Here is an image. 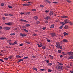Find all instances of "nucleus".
<instances>
[{"mask_svg":"<svg viewBox=\"0 0 73 73\" xmlns=\"http://www.w3.org/2000/svg\"><path fill=\"white\" fill-rule=\"evenodd\" d=\"M48 72H52V70H50V69H48Z\"/></svg>","mask_w":73,"mask_h":73,"instance_id":"e433bc0d","label":"nucleus"},{"mask_svg":"<svg viewBox=\"0 0 73 73\" xmlns=\"http://www.w3.org/2000/svg\"><path fill=\"white\" fill-rule=\"evenodd\" d=\"M5 29L6 30H9L11 29V27H6L5 28Z\"/></svg>","mask_w":73,"mask_h":73,"instance_id":"9b49d317","label":"nucleus"},{"mask_svg":"<svg viewBox=\"0 0 73 73\" xmlns=\"http://www.w3.org/2000/svg\"><path fill=\"white\" fill-rule=\"evenodd\" d=\"M68 26L67 25H66L65 26V27H64V29H68Z\"/></svg>","mask_w":73,"mask_h":73,"instance_id":"bb28decb","label":"nucleus"},{"mask_svg":"<svg viewBox=\"0 0 73 73\" xmlns=\"http://www.w3.org/2000/svg\"><path fill=\"white\" fill-rule=\"evenodd\" d=\"M22 30L24 31L25 32H26L27 33H28V31L27 30L24 29H23Z\"/></svg>","mask_w":73,"mask_h":73,"instance_id":"4be33fe9","label":"nucleus"},{"mask_svg":"<svg viewBox=\"0 0 73 73\" xmlns=\"http://www.w3.org/2000/svg\"><path fill=\"white\" fill-rule=\"evenodd\" d=\"M4 15L5 16H9V14L5 13V14H4Z\"/></svg>","mask_w":73,"mask_h":73,"instance_id":"4c0bfd02","label":"nucleus"},{"mask_svg":"<svg viewBox=\"0 0 73 73\" xmlns=\"http://www.w3.org/2000/svg\"><path fill=\"white\" fill-rule=\"evenodd\" d=\"M50 57V58H51L52 59H53V56H52L50 55H49Z\"/></svg>","mask_w":73,"mask_h":73,"instance_id":"a19ab883","label":"nucleus"},{"mask_svg":"<svg viewBox=\"0 0 73 73\" xmlns=\"http://www.w3.org/2000/svg\"><path fill=\"white\" fill-rule=\"evenodd\" d=\"M33 57V58H36V56H32Z\"/></svg>","mask_w":73,"mask_h":73,"instance_id":"e2e57ef3","label":"nucleus"},{"mask_svg":"<svg viewBox=\"0 0 73 73\" xmlns=\"http://www.w3.org/2000/svg\"><path fill=\"white\" fill-rule=\"evenodd\" d=\"M45 19L46 20H48V19H50V17H49L47 16V17L45 18Z\"/></svg>","mask_w":73,"mask_h":73,"instance_id":"a211bd4d","label":"nucleus"},{"mask_svg":"<svg viewBox=\"0 0 73 73\" xmlns=\"http://www.w3.org/2000/svg\"><path fill=\"white\" fill-rule=\"evenodd\" d=\"M23 44H21L19 45V46H23Z\"/></svg>","mask_w":73,"mask_h":73,"instance_id":"49530a36","label":"nucleus"},{"mask_svg":"<svg viewBox=\"0 0 73 73\" xmlns=\"http://www.w3.org/2000/svg\"><path fill=\"white\" fill-rule=\"evenodd\" d=\"M60 45L62 44V42H60Z\"/></svg>","mask_w":73,"mask_h":73,"instance_id":"338daca9","label":"nucleus"},{"mask_svg":"<svg viewBox=\"0 0 73 73\" xmlns=\"http://www.w3.org/2000/svg\"><path fill=\"white\" fill-rule=\"evenodd\" d=\"M50 35L52 37H54L56 36V34L54 33H51L50 34Z\"/></svg>","mask_w":73,"mask_h":73,"instance_id":"423d86ee","label":"nucleus"},{"mask_svg":"<svg viewBox=\"0 0 73 73\" xmlns=\"http://www.w3.org/2000/svg\"><path fill=\"white\" fill-rule=\"evenodd\" d=\"M40 71H43V70H45V69H40Z\"/></svg>","mask_w":73,"mask_h":73,"instance_id":"0e129e2a","label":"nucleus"},{"mask_svg":"<svg viewBox=\"0 0 73 73\" xmlns=\"http://www.w3.org/2000/svg\"><path fill=\"white\" fill-rule=\"evenodd\" d=\"M53 11H50V13L49 14V15H50V16H52V15H53Z\"/></svg>","mask_w":73,"mask_h":73,"instance_id":"39448f33","label":"nucleus"},{"mask_svg":"<svg viewBox=\"0 0 73 73\" xmlns=\"http://www.w3.org/2000/svg\"><path fill=\"white\" fill-rule=\"evenodd\" d=\"M50 28H54V25H51L50 26Z\"/></svg>","mask_w":73,"mask_h":73,"instance_id":"2f4dec72","label":"nucleus"},{"mask_svg":"<svg viewBox=\"0 0 73 73\" xmlns=\"http://www.w3.org/2000/svg\"><path fill=\"white\" fill-rule=\"evenodd\" d=\"M69 24H70V25H73V23H72L71 22H69Z\"/></svg>","mask_w":73,"mask_h":73,"instance_id":"7c9ffc66","label":"nucleus"},{"mask_svg":"<svg viewBox=\"0 0 73 73\" xmlns=\"http://www.w3.org/2000/svg\"><path fill=\"white\" fill-rule=\"evenodd\" d=\"M8 42L9 43V45H12V43L10 42Z\"/></svg>","mask_w":73,"mask_h":73,"instance_id":"bf43d9fd","label":"nucleus"},{"mask_svg":"<svg viewBox=\"0 0 73 73\" xmlns=\"http://www.w3.org/2000/svg\"><path fill=\"white\" fill-rule=\"evenodd\" d=\"M27 58H28V57H24L23 58V59H27Z\"/></svg>","mask_w":73,"mask_h":73,"instance_id":"864d4df0","label":"nucleus"},{"mask_svg":"<svg viewBox=\"0 0 73 73\" xmlns=\"http://www.w3.org/2000/svg\"><path fill=\"white\" fill-rule=\"evenodd\" d=\"M56 45L57 46H60L61 45V43L59 42H56Z\"/></svg>","mask_w":73,"mask_h":73,"instance_id":"1a4fd4ad","label":"nucleus"},{"mask_svg":"<svg viewBox=\"0 0 73 73\" xmlns=\"http://www.w3.org/2000/svg\"><path fill=\"white\" fill-rule=\"evenodd\" d=\"M72 58H73V56H69L68 58L69 59H72Z\"/></svg>","mask_w":73,"mask_h":73,"instance_id":"b1692460","label":"nucleus"},{"mask_svg":"<svg viewBox=\"0 0 73 73\" xmlns=\"http://www.w3.org/2000/svg\"><path fill=\"white\" fill-rule=\"evenodd\" d=\"M27 36V35H25L23 33H21L20 36L21 37H25V36Z\"/></svg>","mask_w":73,"mask_h":73,"instance_id":"20e7f679","label":"nucleus"},{"mask_svg":"<svg viewBox=\"0 0 73 73\" xmlns=\"http://www.w3.org/2000/svg\"><path fill=\"white\" fill-rule=\"evenodd\" d=\"M34 18L35 20H37V19H38V17L36 16H34Z\"/></svg>","mask_w":73,"mask_h":73,"instance_id":"6ab92c4d","label":"nucleus"},{"mask_svg":"<svg viewBox=\"0 0 73 73\" xmlns=\"http://www.w3.org/2000/svg\"><path fill=\"white\" fill-rule=\"evenodd\" d=\"M16 57L18 58H21V56H20L19 55H17Z\"/></svg>","mask_w":73,"mask_h":73,"instance_id":"412c9836","label":"nucleus"},{"mask_svg":"<svg viewBox=\"0 0 73 73\" xmlns=\"http://www.w3.org/2000/svg\"><path fill=\"white\" fill-rule=\"evenodd\" d=\"M14 43L15 44H17V41H15L14 42Z\"/></svg>","mask_w":73,"mask_h":73,"instance_id":"13d9d810","label":"nucleus"},{"mask_svg":"<svg viewBox=\"0 0 73 73\" xmlns=\"http://www.w3.org/2000/svg\"><path fill=\"white\" fill-rule=\"evenodd\" d=\"M1 40H5V39H6L7 38L5 37H2L1 38Z\"/></svg>","mask_w":73,"mask_h":73,"instance_id":"c9c22d12","label":"nucleus"},{"mask_svg":"<svg viewBox=\"0 0 73 73\" xmlns=\"http://www.w3.org/2000/svg\"><path fill=\"white\" fill-rule=\"evenodd\" d=\"M40 7H42V8H43L44 7V5H40Z\"/></svg>","mask_w":73,"mask_h":73,"instance_id":"3c124183","label":"nucleus"},{"mask_svg":"<svg viewBox=\"0 0 73 73\" xmlns=\"http://www.w3.org/2000/svg\"><path fill=\"white\" fill-rule=\"evenodd\" d=\"M36 24H40V21H37L36 22Z\"/></svg>","mask_w":73,"mask_h":73,"instance_id":"72a5a7b5","label":"nucleus"},{"mask_svg":"<svg viewBox=\"0 0 73 73\" xmlns=\"http://www.w3.org/2000/svg\"><path fill=\"white\" fill-rule=\"evenodd\" d=\"M23 6H29V5H30V4H28L27 3L23 4Z\"/></svg>","mask_w":73,"mask_h":73,"instance_id":"2eb2a0df","label":"nucleus"},{"mask_svg":"<svg viewBox=\"0 0 73 73\" xmlns=\"http://www.w3.org/2000/svg\"><path fill=\"white\" fill-rule=\"evenodd\" d=\"M25 42H26V43H27V44H31V43H30L29 42H28L27 41H25Z\"/></svg>","mask_w":73,"mask_h":73,"instance_id":"393cba45","label":"nucleus"},{"mask_svg":"<svg viewBox=\"0 0 73 73\" xmlns=\"http://www.w3.org/2000/svg\"><path fill=\"white\" fill-rule=\"evenodd\" d=\"M0 61H1V62H4L3 60H2V59H0Z\"/></svg>","mask_w":73,"mask_h":73,"instance_id":"5fc2aeb1","label":"nucleus"},{"mask_svg":"<svg viewBox=\"0 0 73 73\" xmlns=\"http://www.w3.org/2000/svg\"><path fill=\"white\" fill-rule=\"evenodd\" d=\"M59 65H63V64H62V63H59Z\"/></svg>","mask_w":73,"mask_h":73,"instance_id":"69168bd1","label":"nucleus"},{"mask_svg":"<svg viewBox=\"0 0 73 73\" xmlns=\"http://www.w3.org/2000/svg\"><path fill=\"white\" fill-rule=\"evenodd\" d=\"M20 21H23V23H28V21L24 20V19H21L20 20Z\"/></svg>","mask_w":73,"mask_h":73,"instance_id":"6e6552de","label":"nucleus"},{"mask_svg":"<svg viewBox=\"0 0 73 73\" xmlns=\"http://www.w3.org/2000/svg\"><path fill=\"white\" fill-rule=\"evenodd\" d=\"M59 48H60V49H62V46H59Z\"/></svg>","mask_w":73,"mask_h":73,"instance_id":"58836bf2","label":"nucleus"},{"mask_svg":"<svg viewBox=\"0 0 73 73\" xmlns=\"http://www.w3.org/2000/svg\"><path fill=\"white\" fill-rule=\"evenodd\" d=\"M73 52H67V54L69 56H73Z\"/></svg>","mask_w":73,"mask_h":73,"instance_id":"7ed1b4c3","label":"nucleus"},{"mask_svg":"<svg viewBox=\"0 0 73 73\" xmlns=\"http://www.w3.org/2000/svg\"><path fill=\"white\" fill-rule=\"evenodd\" d=\"M4 59L5 60H8V58H4Z\"/></svg>","mask_w":73,"mask_h":73,"instance_id":"09e8293b","label":"nucleus"},{"mask_svg":"<svg viewBox=\"0 0 73 73\" xmlns=\"http://www.w3.org/2000/svg\"><path fill=\"white\" fill-rule=\"evenodd\" d=\"M12 56H9L8 58L10 59H12Z\"/></svg>","mask_w":73,"mask_h":73,"instance_id":"f704fd0d","label":"nucleus"},{"mask_svg":"<svg viewBox=\"0 0 73 73\" xmlns=\"http://www.w3.org/2000/svg\"><path fill=\"white\" fill-rule=\"evenodd\" d=\"M63 66H56V68L58 69H61L62 68Z\"/></svg>","mask_w":73,"mask_h":73,"instance_id":"f03ea898","label":"nucleus"},{"mask_svg":"<svg viewBox=\"0 0 73 73\" xmlns=\"http://www.w3.org/2000/svg\"><path fill=\"white\" fill-rule=\"evenodd\" d=\"M48 66H51V65H52V64L49 63L48 64Z\"/></svg>","mask_w":73,"mask_h":73,"instance_id":"5701e85b","label":"nucleus"},{"mask_svg":"<svg viewBox=\"0 0 73 73\" xmlns=\"http://www.w3.org/2000/svg\"><path fill=\"white\" fill-rule=\"evenodd\" d=\"M47 41H48V42H50V41H51L49 39H47Z\"/></svg>","mask_w":73,"mask_h":73,"instance_id":"c03bdc74","label":"nucleus"},{"mask_svg":"<svg viewBox=\"0 0 73 73\" xmlns=\"http://www.w3.org/2000/svg\"><path fill=\"white\" fill-rule=\"evenodd\" d=\"M20 14H21V15H23V14H24V13H22V12H21V13H20Z\"/></svg>","mask_w":73,"mask_h":73,"instance_id":"680f3d73","label":"nucleus"},{"mask_svg":"<svg viewBox=\"0 0 73 73\" xmlns=\"http://www.w3.org/2000/svg\"><path fill=\"white\" fill-rule=\"evenodd\" d=\"M10 36H14L15 35V33H11L10 34Z\"/></svg>","mask_w":73,"mask_h":73,"instance_id":"cd10ccee","label":"nucleus"},{"mask_svg":"<svg viewBox=\"0 0 73 73\" xmlns=\"http://www.w3.org/2000/svg\"><path fill=\"white\" fill-rule=\"evenodd\" d=\"M70 72L71 73H73V70H71L70 71Z\"/></svg>","mask_w":73,"mask_h":73,"instance_id":"774afa93","label":"nucleus"},{"mask_svg":"<svg viewBox=\"0 0 73 73\" xmlns=\"http://www.w3.org/2000/svg\"><path fill=\"white\" fill-rule=\"evenodd\" d=\"M37 45H38V46L39 48H40V47H42V49H46V47L44 46H42V45L41 44H37Z\"/></svg>","mask_w":73,"mask_h":73,"instance_id":"f257e3e1","label":"nucleus"},{"mask_svg":"<svg viewBox=\"0 0 73 73\" xmlns=\"http://www.w3.org/2000/svg\"><path fill=\"white\" fill-rule=\"evenodd\" d=\"M24 60L23 59H19V60L20 61H23Z\"/></svg>","mask_w":73,"mask_h":73,"instance_id":"a18cd8bd","label":"nucleus"},{"mask_svg":"<svg viewBox=\"0 0 73 73\" xmlns=\"http://www.w3.org/2000/svg\"><path fill=\"white\" fill-rule=\"evenodd\" d=\"M53 3L54 4H57V3H58V2H53Z\"/></svg>","mask_w":73,"mask_h":73,"instance_id":"8fccbe9b","label":"nucleus"},{"mask_svg":"<svg viewBox=\"0 0 73 73\" xmlns=\"http://www.w3.org/2000/svg\"><path fill=\"white\" fill-rule=\"evenodd\" d=\"M63 27H64V26L63 25H62V26L60 27H59V29H62V28H63Z\"/></svg>","mask_w":73,"mask_h":73,"instance_id":"a878e982","label":"nucleus"},{"mask_svg":"<svg viewBox=\"0 0 73 73\" xmlns=\"http://www.w3.org/2000/svg\"><path fill=\"white\" fill-rule=\"evenodd\" d=\"M46 27H43L42 28V29L43 30H45V29H46Z\"/></svg>","mask_w":73,"mask_h":73,"instance_id":"ea45409f","label":"nucleus"},{"mask_svg":"<svg viewBox=\"0 0 73 73\" xmlns=\"http://www.w3.org/2000/svg\"><path fill=\"white\" fill-rule=\"evenodd\" d=\"M31 11H32L33 12H34L35 11H36V9H33L31 10Z\"/></svg>","mask_w":73,"mask_h":73,"instance_id":"c756f323","label":"nucleus"},{"mask_svg":"<svg viewBox=\"0 0 73 73\" xmlns=\"http://www.w3.org/2000/svg\"><path fill=\"white\" fill-rule=\"evenodd\" d=\"M66 67H67V68H70V66H66Z\"/></svg>","mask_w":73,"mask_h":73,"instance_id":"de8ad7c7","label":"nucleus"},{"mask_svg":"<svg viewBox=\"0 0 73 73\" xmlns=\"http://www.w3.org/2000/svg\"><path fill=\"white\" fill-rule=\"evenodd\" d=\"M3 20H5V17H3Z\"/></svg>","mask_w":73,"mask_h":73,"instance_id":"6e6d98bb","label":"nucleus"},{"mask_svg":"<svg viewBox=\"0 0 73 73\" xmlns=\"http://www.w3.org/2000/svg\"><path fill=\"white\" fill-rule=\"evenodd\" d=\"M64 23H66V24H67V23H69V21L68 20L66 19V20H64Z\"/></svg>","mask_w":73,"mask_h":73,"instance_id":"0eeeda50","label":"nucleus"},{"mask_svg":"<svg viewBox=\"0 0 73 73\" xmlns=\"http://www.w3.org/2000/svg\"><path fill=\"white\" fill-rule=\"evenodd\" d=\"M61 17L62 18H65V19H67V18H68V16L65 15L62 16Z\"/></svg>","mask_w":73,"mask_h":73,"instance_id":"9d476101","label":"nucleus"},{"mask_svg":"<svg viewBox=\"0 0 73 73\" xmlns=\"http://www.w3.org/2000/svg\"><path fill=\"white\" fill-rule=\"evenodd\" d=\"M30 25L29 24H27L25 25V27H28L30 26Z\"/></svg>","mask_w":73,"mask_h":73,"instance_id":"c85d7f7f","label":"nucleus"},{"mask_svg":"<svg viewBox=\"0 0 73 73\" xmlns=\"http://www.w3.org/2000/svg\"><path fill=\"white\" fill-rule=\"evenodd\" d=\"M33 70H36V71H37V68H35L33 67Z\"/></svg>","mask_w":73,"mask_h":73,"instance_id":"473e14b6","label":"nucleus"},{"mask_svg":"<svg viewBox=\"0 0 73 73\" xmlns=\"http://www.w3.org/2000/svg\"><path fill=\"white\" fill-rule=\"evenodd\" d=\"M58 53H61V50H58Z\"/></svg>","mask_w":73,"mask_h":73,"instance_id":"603ef678","label":"nucleus"},{"mask_svg":"<svg viewBox=\"0 0 73 73\" xmlns=\"http://www.w3.org/2000/svg\"><path fill=\"white\" fill-rule=\"evenodd\" d=\"M62 54L63 56H66L67 55L64 52H62Z\"/></svg>","mask_w":73,"mask_h":73,"instance_id":"dca6fc26","label":"nucleus"},{"mask_svg":"<svg viewBox=\"0 0 73 73\" xmlns=\"http://www.w3.org/2000/svg\"><path fill=\"white\" fill-rule=\"evenodd\" d=\"M8 7H9V8H12V7L11 6H10V5H8Z\"/></svg>","mask_w":73,"mask_h":73,"instance_id":"37998d69","label":"nucleus"},{"mask_svg":"<svg viewBox=\"0 0 73 73\" xmlns=\"http://www.w3.org/2000/svg\"><path fill=\"white\" fill-rule=\"evenodd\" d=\"M31 13V12H26V15H29Z\"/></svg>","mask_w":73,"mask_h":73,"instance_id":"f3484780","label":"nucleus"},{"mask_svg":"<svg viewBox=\"0 0 73 73\" xmlns=\"http://www.w3.org/2000/svg\"><path fill=\"white\" fill-rule=\"evenodd\" d=\"M60 58H62V57H63V55H61L60 56Z\"/></svg>","mask_w":73,"mask_h":73,"instance_id":"052dcab7","label":"nucleus"},{"mask_svg":"<svg viewBox=\"0 0 73 73\" xmlns=\"http://www.w3.org/2000/svg\"><path fill=\"white\" fill-rule=\"evenodd\" d=\"M4 5V3H1V7H3Z\"/></svg>","mask_w":73,"mask_h":73,"instance_id":"79ce46f5","label":"nucleus"},{"mask_svg":"<svg viewBox=\"0 0 73 73\" xmlns=\"http://www.w3.org/2000/svg\"><path fill=\"white\" fill-rule=\"evenodd\" d=\"M44 2H46V3H48L49 4H50V1H48V0H45L44 1Z\"/></svg>","mask_w":73,"mask_h":73,"instance_id":"f8f14e48","label":"nucleus"},{"mask_svg":"<svg viewBox=\"0 0 73 73\" xmlns=\"http://www.w3.org/2000/svg\"><path fill=\"white\" fill-rule=\"evenodd\" d=\"M62 42H68V40L66 39H64L63 40Z\"/></svg>","mask_w":73,"mask_h":73,"instance_id":"4468645a","label":"nucleus"},{"mask_svg":"<svg viewBox=\"0 0 73 73\" xmlns=\"http://www.w3.org/2000/svg\"><path fill=\"white\" fill-rule=\"evenodd\" d=\"M67 2H68V3H71V1L69 0H67Z\"/></svg>","mask_w":73,"mask_h":73,"instance_id":"4d7b16f0","label":"nucleus"},{"mask_svg":"<svg viewBox=\"0 0 73 73\" xmlns=\"http://www.w3.org/2000/svg\"><path fill=\"white\" fill-rule=\"evenodd\" d=\"M6 25H11L12 24V23L11 22L8 23H5Z\"/></svg>","mask_w":73,"mask_h":73,"instance_id":"ddd939ff","label":"nucleus"},{"mask_svg":"<svg viewBox=\"0 0 73 73\" xmlns=\"http://www.w3.org/2000/svg\"><path fill=\"white\" fill-rule=\"evenodd\" d=\"M63 34L64 35V36H66V35H68V33H66V32H64L63 33Z\"/></svg>","mask_w":73,"mask_h":73,"instance_id":"aec40b11","label":"nucleus"}]
</instances>
